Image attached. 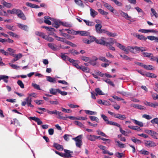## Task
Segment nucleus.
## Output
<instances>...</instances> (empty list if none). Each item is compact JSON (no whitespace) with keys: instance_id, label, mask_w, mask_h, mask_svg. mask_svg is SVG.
Listing matches in <instances>:
<instances>
[{"instance_id":"f257e3e1","label":"nucleus","mask_w":158,"mask_h":158,"mask_svg":"<svg viewBox=\"0 0 158 158\" xmlns=\"http://www.w3.org/2000/svg\"><path fill=\"white\" fill-rule=\"evenodd\" d=\"M116 46L119 48L121 49L124 51L126 53H128L129 51L132 52L134 50H135L136 52H139L140 51V47L135 46L132 47L130 46L126 47L122 45L121 44L117 43L116 44Z\"/></svg>"},{"instance_id":"f03ea898","label":"nucleus","mask_w":158,"mask_h":158,"mask_svg":"<svg viewBox=\"0 0 158 158\" xmlns=\"http://www.w3.org/2000/svg\"><path fill=\"white\" fill-rule=\"evenodd\" d=\"M83 135H80L77 137L73 138L72 139L76 142V145L77 147L80 148L82 145V138Z\"/></svg>"},{"instance_id":"7ed1b4c3","label":"nucleus","mask_w":158,"mask_h":158,"mask_svg":"<svg viewBox=\"0 0 158 158\" xmlns=\"http://www.w3.org/2000/svg\"><path fill=\"white\" fill-rule=\"evenodd\" d=\"M25 101L22 102L21 105L22 106H25L26 104L27 105V106H30L31 107H33L34 106L31 104V102L32 101L31 98L29 97H27L24 99Z\"/></svg>"},{"instance_id":"20e7f679","label":"nucleus","mask_w":158,"mask_h":158,"mask_svg":"<svg viewBox=\"0 0 158 158\" xmlns=\"http://www.w3.org/2000/svg\"><path fill=\"white\" fill-rule=\"evenodd\" d=\"M144 132L150 135L153 138L157 139L158 137V133L153 131L146 129L144 130Z\"/></svg>"},{"instance_id":"39448f33","label":"nucleus","mask_w":158,"mask_h":158,"mask_svg":"<svg viewBox=\"0 0 158 158\" xmlns=\"http://www.w3.org/2000/svg\"><path fill=\"white\" fill-rule=\"evenodd\" d=\"M144 143L145 146L148 148L154 147L156 146L155 143L150 140H145Z\"/></svg>"},{"instance_id":"423d86ee","label":"nucleus","mask_w":158,"mask_h":158,"mask_svg":"<svg viewBox=\"0 0 158 158\" xmlns=\"http://www.w3.org/2000/svg\"><path fill=\"white\" fill-rule=\"evenodd\" d=\"M103 3L104 7H106L108 10L112 13L115 10L114 8L110 4L105 2H103Z\"/></svg>"},{"instance_id":"0eeeda50","label":"nucleus","mask_w":158,"mask_h":158,"mask_svg":"<svg viewBox=\"0 0 158 158\" xmlns=\"http://www.w3.org/2000/svg\"><path fill=\"white\" fill-rule=\"evenodd\" d=\"M133 35L136 37L138 39L140 40H146L147 38L143 35H140L137 33H133L132 34Z\"/></svg>"},{"instance_id":"6e6552de","label":"nucleus","mask_w":158,"mask_h":158,"mask_svg":"<svg viewBox=\"0 0 158 158\" xmlns=\"http://www.w3.org/2000/svg\"><path fill=\"white\" fill-rule=\"evenodd\" d=\"M106 38L104 37H102L101 39L100 40L97 39L96 41V43L98 44L102 45H106L107 43V42L105 41Z\"/></svg>"},{"instance_id":"1a4fd4ad","label":"nucleus","mask_w":158,"mask_h":158,"mask_svg":"<svg viewBox=\"0 0 158 158\" xmlns=\"http://www.w3.org/2000/svg\"><path fill=\"white\" fill-rule=\"evenodd\" d=\"M21 10L19 9H13L12 10H8L7 12L8 13H10L11 14H16L17 15H18L20 12H21Z\"/></svg>"},{"instance_id":"9d476101","label":"nucleus","mask_w":158,"mask_h":158,"mask_svg":"<svg viewBox=\"0 0 158 158\" xmlns=\"http://www.w3.org/2000/svg\"><path fill=\"white\" fill-rule=\"evenodd\" d=\"M98 58L95 56H93L92 59H90L89 63L91 65L94 66L96 64L97 60H98Z\"/></svg>"},{"instance_id":"9b49d317","label":"nucleus","mask_w":158,"mask_h":158,"mask_svg":"<svg viewBox=\"0 0 158 158\" xmlns=\"http://www.w3.org/2000/svg\"><path fill=\"white\" fill-rule=\"evenodd\" d=\"M54 23L52 24V26L53 27L57 28L59 27V26L61 24L62 22L57 19H53Z\"/></svg>"},{"instance_id":"f8f14e48","label":"nucleus","mask_w":158,"mask_h":158,"mask_svg":"<svg viewBox=\"0 0 158 158\" xmlns=\"http://www.w3.org/2000/svg\"><path fill=\"white\" fill-rule=\"evenodd\" d=\"M1 3L5 7L10 8L12 7V5L11 3L6 2L4 0H0Z\"/></svg>"},{"instance_id":"ddd939ff","label":"nucleus","mask_w":158,"mask_h":158,"mask_svg":"<svg viewBox=\"0 0 158 158\" xmlns=\"http://www.w3.org/2000/svg\"><path fill=\"white\" fill-rule=\"evenodd\" d=\"M10 55L14 57L16 60H18L20 59L23 56V55L21 53H19L18 54H16L10 53Z\"/></svg>"},{"instance_id":"4468645a","label":"nucleus","mask_w":158,"mask_h":158,"mask_svg":"<svg viewBox=\"0 0 158 158\" xmlns=\"http://www.w3.org/2000/svg\"><path fill=\"white\" fill-rule=\"evenodd\" d=\"M69 62L72 63L73 65L77 69H80L81 66H80L77 63V61L73 59H69Z\"/></svg>"},{"instance_id":"2eb2a0df","label":"nucleus","mask_w":158,"mask_h":158,"mask_svg":"<svg viewBox=\"0 0 158 158\" xmlns=\"http://www.w3.org/2000/svg\"><path fill=\"white\" fill-rule=\"evenodd\" d=\"M59 90V89H55L53 88H51L49 90L50 93L53 95H57V93H58Z\"/></svg>"},{"instance_id":"dca6fc26","label":"nucleus","mask_w":158,"mask_h":158,"mask_svg":"<svg viewBox=\"0 0 158 158\" xmlns=\"http://www.w3.org/2000/svg\"><path fill=\"white\" fill-rule=\"evenodd\" d=\"M76 35L79 34L80 35L82 36H87L89 35V32L85 31H76L75 33Z\"/></svg>"},{"instance_id":"f3484780","label":"nucleus","mask_w":158,"mask_h":158,"mask_svg":"<svg viewBox=\"0 0 158 158\" xmlns=\"http://www.w3.org/2000/svg\"><path fill=\"white\" fill-rule=\"evenodd\" d=\"M45 19L44 22L45 23L48 25H51V22L50 20L52 21L53 19L52 18L49 16H45L44 17Z\"/></svg>"},{"instance_id":"a211bd4d","label":"nucleus","mask_w":158,"mask_h":158,"mask_svg":"<svg viewBox=\"0 0 158 158\" xmlns=\"http://www.w3.org/2000/svg\"><path fill=\"white\" fill-rule=\"evenodd\" d=\"M18 26L20 28L27 31H28V27L27 25H24L21 23H18Z\"/></svg>"},{"instance_id":"6ab92c4d","label":"nucleus","mask_w":158,"mask_h":158,"mask_svg":"<svg viewBox=\"0 0 158 158\" xmlns=\"http://www.w3.org/2000/svg\"><path fill=\"white\" fill-rule=\"evenodd\" d=\"M102 27V25L99 23L96 24L95 26V30L98 33L100 34L101 32Z\"/></svg>"},{"instance_id":"aec40b11","label":"nucleus","mask_w":158,"mask_h":158,"mask_svg":"<svg viewBox=\"0 0 158 158\" xmlns=\"http://www.w3.org/2000/svg\"><path fill=\"white\" fill-rule=\"evenodd\" d=\"M47 80L52 83H55L56 82V78H52L50 76H48L46 77Z\"/></svg>"},{"instance_id":"412c9836","label":"nucleus","mask_w":158,"mask_h":158,"mask_svg":"<svg viewBox=\"0 0 158 158\" xmlns=\"http://www.w3.org/2000/svg\"><path fill=\"white\" fill-rule=\"evenodd\" d=\"M95 135H88L86 136L87 139L92 141H95Z\"/></svg>"},{"instance_id":"4be33fe9","label":"nucleus","mask_w":158,"mask_h":158,"mask_svg":"<svg viewBox=\"0 0 158 158\" xmlns=\"http://www.w3.org/2000/svg\"><path fill=\"white\" fill-rule=\"evenodd\" d=\"M147 38L151 41L154 40L156 43H158V36H149Z\"/></svg>"},{"instance_id":"5701e85b","label":"nucleus","mask_w":158,"mask_h":158,"mask_svg":"<svg viewBox=\"0 0 158 158\" xmlns=\"http://www.w3.org/2000/svg\"><path fill=\"white\" fill-rule=\"evenodd\" d=\"M121 120H124L126 118V115L124 114H117L116 118Z\"/></svg>"},{"instance_id":"b1692460","label":"nucleus","mask_w":158,"mask_h":158,"mask_svg":"<svg viewBox=\"0 0 158 158\" xmlns=\"http://www.w3.org/2000/svg\"><path fill=\"white\" fill-rule=\"evenodd\" d=\"M131 120L134 122L135 124L138 125L140 127L143 126V124L142 122L138 121L135 119H131Z\"/></svg>"},{"instance_id":"393cba45","label":"nucleus","mask_w":158,"mask_h":158,"mask_svg":"<svg viewBox=\"0 0 158 158\" xmlns=\"http://www.w3.org/2000/svg\"><path fill=\"white\" fill-rule=\"evenodd\" d=\"M119 13L121 16L125 18L126 19H128L130 18H131L130 16H129L128 15L127 13L122 11V10L120 11Z\"/></svg>"},{"instance_id":"a878e982","label":"nucleus","mask_w":158,"mask_h":158,"mask_svg":"<svg viewBox=\"0 0 158 158\" xmlns=\"http://www.w3.org/2000/svg\"><path fill=\"white\" fill-rule=\"evenodd\" d=\"M95 91L96 93L95 95L97 96L99 95H104L105 94L102 92V91L99 88H96L95 89Z\"/></svg>"},{"instance_id":"bb28decb","label":"nucleus","mask_w":158,"mask_h":158,"mask_svg":"<svg viewBox=\"0 0 158 158\" xmlns=\"http://www.w3.org/2000/svg\"><path fill=\"white\" fill-rule=\"evenodd\" d=\"M64 151L65 152L66 158L70 157H71V153H73L72 152L66 149H64Z\"/></svg>"},{"instance_id":"cd10ccee","label":"nucleus","mask_w":158,"mask_h":158,"mask_svg":"<svg viewBox=\"0 0 158 158\" xmlns=\"http://www.w3.org/2000/svg\"><path fill=\"white\" fill-rule=\"evenodd\" d=\"M90 10V15L93 18L95 17L98 14V13L92 8H91Z\"/></svg>"},{"instance_id":"c85d7f7f","label":"nucleus","mask_w":158,"mask_h":158,"mask_svg":"<svg viewBox=\"0 0 158 158\" xmlns=\"http://www.w3.org/2000/svg\"><path fill=\"white\" fill-rule=\"evenodd\" d=\"M17 16L19 18H20L23 20H26V19L25 15L21 10V12H20L19 13L18 15Z\"/></svg>"},{"instance_id":"c756f323","label":"nucleus","mask_w":158,"mask_h":158,"mask_svg":"<svg viewBox=\"0 0 158 158\" xmlns=\"http://www.w3.org/2000/svg\"><path fill=\"white\" fill-rule=\"evenodd\" d=\"M83 21L85 23L86 25L89 26H92L94 25V23L93 22H91L87 20L84 19Z\"/></svg>"},{"instance_id":"7c9ffc66","label":"nucleus","mask_w":158,"mask_h":158,"mask_svg":"<svg viewBox=\"0 0 158 158\" xmlns=\"http://www.w3.org/2000/svg\"><path fill=\"white\" fill-rule=\"evenodd\" d=\"M106 124L110 125L115 126L118 127H120V125L118 123L111 121H108V122L106 123Z\"/></svg>"},{"instance_id":"2f4dec72","label":"nucleus","mask_w":158,"mask_h":158,"mask_svg":"<svg viewBox=\"0 0 158 158\" xmlns=\"http://www.w3.org/2000/svg\"><path fill=\"white\" fill-rule=\"evenodd\" d=\"M74 2L78 6L82 7L84 6V4L81 0H74Z\"/></svg>"},{"instance_id":"473e14b6","label":"nucleus","mask_w":158,"mask_h":158,"mask_svg":"<svg viewBox=\"0 0 158 158\" xmlns=\"http://www.w3.org/2000/svg\"><path fill=\"white\" fill-rule=\"evenodd\" d=\"M54 146L57 150H62L63 148V146L58 144L56 143H54L53 144Z\"/></svg>"},{"instance_id":"72a5a7b5","label":"nucleus","mask_w":158,"mask_h":158,"mask_svg":"<svg viewBox=\"0 0 158 158\" xmlns=\"http://www.w3.org/2000/svg\"><path fill=\"white\" fill-rule=\"evenodd\" d=\"M74 123L79 126V127L83 129H85V126L82 124L81 122L78 121H75L74 122Z\"/></svg>"},{"instance_id":"f704fd0d","label":"nucleus","mask_w":158,"mask_h":158,"mask_svg":"<svg viewBox=\"0 0 158 158\" xmlns=\"http://www.w3.org/2000/svg\"><path fill=\"white\" fill-rule=\"evenodd\" d=\"M65 53H61V57L62 59L64 60H68L69 61V59H71V58L69 57L68 56H66L65 55Z\"/></svg>"},{"instance_id":"c9c22d12","label":"nucleus","mask_w":158,"mask_h":158,"mask_svg":"<svg viewBox=\"0 0 158 158\" xmlns=\"http://www.w3.org/2000/svg\"><path fill=\"white\" fill-rule=\"evenodd\" d=\"M80 69L85 72L88 73L89 72V69L84 66H81Z\"/></svg>"},{"instance_id":"e433bc0d","label":"nucleus","mask_w":158,"mask_h":158,"mask_svg":"<svg viewBox=\"0 0 158 158\" xmlns=\"http://www.w3.org/2000/svg\"><path fill=\"white\" fill-rule=\"evenodd\" d=\"M128 127L129 128L137 131H139L140 130V128L138 126H129Z\"/></svg>"},{"instance_id":"4c0bfd02","label":"nucleus","mask_w":158,"mask_h":158,"mask_svg":"<svg viewBox=\"0 0 158 158\" xmlns=\"http://www.w3.org/2000/svg\"><path fill=\"white\" fill-rule=\"evenodd\" d=\"M48 46L49 48L55 51L57 50V48L56 47L55 45L52 43H48Z\"/></svg>"},{"instance_id":"58836bf2","label":"nucleus","mask_w":158,"mask_h":158,"mask_svg":"<svg viewBox=\"0 0 158 158\" xmlns=\"http://www.w3.org/2000/svg\"><path fill=\"white\" fill-rule=\"evenodd\" d=\"M143 67L147 70H151L153 69V67L152 65H143Z\"/></svg>"},{"instance_id":"ea45409f","label":"nucleus","mask_w":158,"mask_h":158,"mask_svg":"<svg viewBox=\"0 0 158 158\" xmlns=\"http://www.w3.org/2000/svg\"><path fill=\"white\" fill-rule=\"evenodd\" d=\"M145 75L148 77L151 78H156L157 77L155 74L150 73H147L145 74Z\"/></svg>"},{"instance_id":"a19ab883","label":"nucleus","mask_w":158,"mask_h":158,"mask_svg":"<svg viewBox=\"0 0 158 158\" xmlns=\"http://www.w3.org/2000/svg\"><path fill=\"white\" fill-rule=\"evenodd\" d=\"M89 118L92 121H96V122L98 123L99 122V119L96 117L90 116H89Z\"/></svg>"},{"instance_id":"79ce46f5","label":"nucleus","mask_w":158,"mask_h":158,"mask_svg":"<svg viewBox=\"0 0 158 158\" xmlns=\"http://www.w3.org/2000/svg\"><path fill=\"white\" fill-rule=\"evenodd\" d=\"M9 64L13 69H20V67L16 64H13L11 63H9Z\"/></svg>"},{"instance_id":"37998d69","label":"nucleus","mask_w":158,"mask_h":158,"mask_svg":"<svg viewBox=\"0 0 158 158\" xmlns=\"http://www.w3.org/2000/svg\"><path fill=\"white\" fill-rule=\"evenodd\" d=\"M140 154L145 155H148L150 154V152L144 149H143L139 151Z\"/></svg>"},{"instance_id":"c03bdc74","label":"nucleus","mask_w":158,"mask_h":158,"mask_svg":"<svg viewBox=\"0 0 158 158\" xmlns=\"http://www.w3.org/2000/svg\"><path fill=\"white\" fill-rule=\"evenodd\" d=\"M64 30L65 29H64L60 30V34L62 36H64L65 37H67V36H68V35L67 34L64 33L65 31Z\"/></svg>"},{"instance_id":"a18cd8bd","label":"nucleus","mask_w":158,"mask_h":158,"mask_svg":"<svg viewBox=\"0 0 158 158\" xmlns=\"http://www.w3.org/2000/svg\"><path fill=\"white\" fill-rule=\"evenodd\" d=\"M85 113L88 114L90 115H96L97 114V112L94 111H93L89 110H85Z\"/></svg>"},{"instance_id":"49530a36","label":"nucleus","mask_w":158,"mask_h":158,"mask_svg":"<svg viewBox=\"0 0 158 158\" xmlns=\"http://www.w3.org/2000/svg\"><path fill=\"white\" fill-rule=\"evenodd\" d=\"M98 59L103 62H107L110 63V62L106 59L104 57L101 56H99Z\"/></svg>"},{"instance_id":"de8ad7c7","label":"nucleus","mask_w":158,"mask_h":158,"mask_svg":"<svg viewBox=\"0 0 158 158\" xmlns=\"http://www.w3.org/2000/svg\"><path fill=\"white\" fill-rule=\"evenodd\" d=\"M64 30L65 31H66L69 34L76 35L75 33L76 32V31H74L72 30H69V29H65Z\"/></svg>"},{"instance_id":"09e8293b","label":"nucleus","mask_w":158,"mask_h":158,"mask_svg":"<svg viewBox=\"0 0 158 158\" xmlns=\"http://www.w3.org/2000/svg\"><path fill=\"white\" fill-rule=\"evenodd\" d=\"M96 132L98 135H102V136L105 137H108V136L106 135L105 133H103L102 131H100V130H98L96 131Z\"/></svg>"},{"instance_id":"8fccbe9b","label":"nucleus","mask_w":158,"mask_h":158,"mask_svg":"<svg viewBox=\"0 0 158 158\" xmlns=\"http://www.w3.org/2000/svg\"><path fill=\"white\" fill-rule=\"evenodd\" d=\"M98 10L99 13L102 15H107L108 14V12L104 11L102 9H99Z\"/></svg>"},{"instance_id":"3c124183","label":"nucleus","mask_w":158,"mask_h":158,"mask_svg":"<svg viewBox=\"0 0 158 158\" xmlns=\"http://www.w3.org/2000/svg\"><path fill=\"white\" fill-rule=\"evenodd\" d=\"M111 1L113 2L115 4L118 6H122V3L118 1L117 0H110Z\"/></svg>"},{"instance_id":"603ef678","label":"nucleus","mask_w":158,"mask_h":158,"mask_svg":"<svg viewBox=\"0 0 158 158\" xmlns=\"http://www.w3.org/2000/svg\"><path fill=\"white\" fill-rule=\"evenodd\" d=\"M120 56L124 60H131L132 59V58H131L125 55H120Z\"/></svg>"},{"instance_id":"864d4df0","label":"nucleus","mask_w":158,"mask_h":158,"mask_svg":"<svg viewBox=\"0 0 158 158\" xmlns=\"http://www.w3.org/2000/svg\"><path fill=\"white\" fill-rule=\"evenodd\" d=\"M106 45L108 48L109 49L112 50L113 51H114L115 50V48L113 47L112 45H111L110 44L108 43L107 42Z\"/></svg>"},{"instance_id":"5fc2aeb1","label":"nucleus","mask_w":158,"mask_h":158,"mask_svg":"<svg viewBox=\"0 0 158 158\" xmlns=\"http://www.w3.org/2000/svg\"><path fill=\"white\" fill-rule=\"evenodd\" d=\"M50 103L52 105H58L59 102L57 99H55V101L50 100L49 101Z\"/></svg>"},{"instance_id":"6e6d98bb","label":"nucleus","mask_w":158,"mask_h":158,"mask_svg":"<svg viewBox=\"0 0 158 158\" xmlns=\"http://www.w3.org/2000/svg\"><path fill=\"white\" fill-rule=\"evenodd\" d=\"M104 81L107 83L113 86H114V85L113 83L110 80V79H107L106 80H104Z\"/></svg>"},{"instance_id":"4d7b16f0","label":"nucleus","mask_w":158,"mask_h":158,"mask_svg":"<svg viewBox=\"0 0 158 158\" xmlns=\"http://www.w3.org/2000/svg\"><path fill=\"white\" fill-rule=\"evenodd\" d=\"M151 11L153 15L155 16V17L156 18L158 17V14L154 9L152 8H151Z\"/></svg>"},{"instance_id":"13d9d810","label":"nucleus","mask_w":158,"mask_h":158,"mask_svg":"<svg viewBox=\"0 0 158 158\" xmlns=\"http://www.w3.org/2000/svg\"><path fill=\"white\" fill-rule=\"evenodd\" d=\"M152 53H149L147 52H143V54L144 57H150L152 56Z\"/></svg>"},{"instance_id":"bf43d9fd","label":"nucleus","mask_w":158,"mask_h":158,"mask_svg":"<svg viewBox=\"0 0 158 158\" xmlns=\"http://www.w3.org/2000/svg\"><path fill=\"white\" fill-rule=\"evenodd\" d=\"M17 83L21 88L23 89L24 88V85L21 81L18 80L17 81Z\"/></svg>"},{"instance_id":"052dcab7","label":"nucleus","mask_w":158,"mask_h":158,"mask_svg":"<svg viewBox=\"0 0 158 158\" xmlns=\"http://www.w3.org/2000/svg\"><path fill=\"white\" fill-rule=\"evenodd\" d=\"M32 86L35 89H37V90H40L41 89L40 86L39 85H38L35 83H32Z\"/></svg>"},{"instance_id":"680f3d73","label":"nucleus","mask_w":158,"mask_h":158,"mask_svg":"<svg viewBox=\"0 0 158 158\" xmlns=\"http://www.w3.org/2000/svg\"><path fill=\"white\" fill-rule=\"evenodd\" d=\"M47 113L51 115L56 114L57 110H56L53 111H50L48 110H47Z\"/></svg>"},{"instance_id":"e2e57ef3","label":"nucleus","mask_w":158,"mask_h":158,"mask_svg":"<svg viewBox=\"0 0 158 158\" xmlns=\"http://www.w3.org/2000/svg\"><path fill=\"white\" fill-rule=\"evenodd\" d=\"M42 27L43 28H45L49 31H55V29L54 28H52L51 27H46V26H43Z\"/></svg>"},{"instance_id":"0e129e2a","label":"nucleus","mask_w":158,"mask_h":158,"mask_svg":"<svg viewBox=\"0 0 158 158\" xmlns=\"http://www.w3.org/2000/svg\"><path fill=\"white\" fill-rule=\"evenodd\" d=\"M69 52L73 54L74 55H75L79 54V52H77L76 50H71L69 51Z\"/></svg>"},{"instance_id":"69168bd1","label":"nucleus","mask_w":158,"mask_h":158,"mask_svg":"<svg viewBox=\"0 0 158 158\" xmlns=\"http://www.w3.org/2000/svg\"><path fill=\"white\" fill-rule=\"evenodd\" d=\"M118 144V145L120 148H123L125 147V144L122 143L119 141H116Z\"/></svg>"},{"instance_id":"338daca9","label":"nucleus","mask_w":158,"mask_h":158,"mask_svg":"<svg viewBox=\"0 0 158 158\" xmlns=\"http://www.w3.org/2000/svg\"><path fill=\"white\" fill-rule=\"evenodd\" d=\"M142 117L148 120L152 118V117L151 116L146 114L143 115Z\"/></svg>"},{"instance_id":"774afa93","label":"nucleus","mask_w":158,"mask_h":158,"mask_svg":"<svg viewBox=\"0 0 158 158\" xmlns=\"http://www.w3.org/2000/svg\"><path fill=\"white\" fill-rule=\"evenodd\" d=\"M102 118L106 122V123H107L108 121H109L108 120V118L107 116L105 115L104 114H102L101 115Z\"/></svg>"}]
</instances>
